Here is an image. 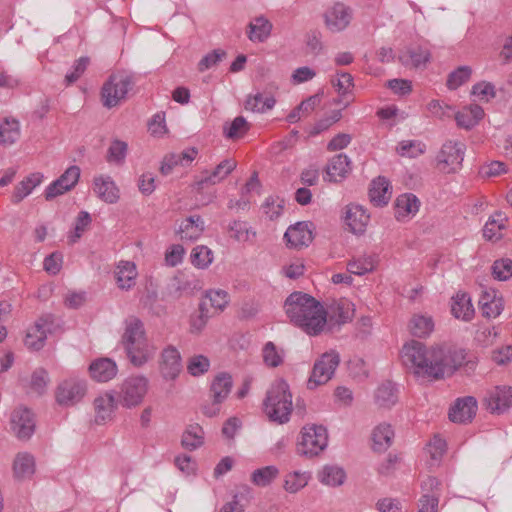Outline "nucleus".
Listing matches in <instances>:
<instances>
[{
	"instance_id": "obj_46",
	"label": "nucleus",
	"mask_w": 512,
	"mask_h": 512,
	"mask_svg": "<svg viewBox=\"0 0 512 512\" xmlns=\"http://www.w3.org/2000/svg\"><path fill=\"white\" fill-rule=\"evenodd\" d=\"M278 475L279 469L274 465H269L253 471L251 481L256 486L266 487L270 485Z\"/></svg>"
},
{
	"instance_id": "obj_42",
	"label": "nucleus",
	"mask_w": 512,
	"mask_h": 512,
	"mask_svg": "<svg viewBox=\"0 0 512 512\" xmlns=\"http://www.w3.org/2000/svg\"><path fill=\"white\" fill-rule=\"evenodd\" d=\"M43 175L41 173H33L23 179L14 190L12 195V202L19 203L25 197L30 195L32 191L41 184Z\"/></svg>"
},
{
	"instance_id": "obj_9",
	"label": "nucleus",
	"mask_w": 512,
	"mask_h": 512,
	"mask_svg": "<svg viewBox=\"0 0 512 512\" xmlns=\"http://www.w3.org/2000/svg\"><path fill=\"white\" fill-rule=\"evenodd\" d=\"M87 391L86 381L76 377L62 381L56 391V400L60 405L72 406L81 401Z\"/></svg>"
},
{
	"instance_id": "obj_7",
	"label": "nucleus",
	"mask_w": 512,
	"mask_h": 512,
	"mask_svg": "<svg viewBox=\"0 0 512 512\" xmlns=\"http://www.w3.org/2000/svg\"><path fill=\"white\" fill-rule=\"evenodd\" d=\"M149 380L143 375L130 376L120 386L119 402L123 407L140 405L148 391Z\"/></svg>"
},
{
	"instance_id": "obj_39",
	"label": "nucleus",
	"mask_w": 512,
	"mask_h": 512,
	"mask_svg": "<svg viewBox=\"0 0 512 512\" xmlns=\"http://www.w3.org/2000/svg\"><path fill=\"white\" fill-rule=\"evenodd\" d=\"M20 137V123L12 117H5L0 123V144L10 146Z\"/></svg>"
},
{
	"instance_id": "obj_34",
	"label": "nucleus",
	"mask_w": 512,
	"mask_h": 512,
	"mask_svg": "<svg viewBox=\"0 0 512 512\" xmlns=\"http://www.w3.org/2000/svg\"><path fill=\"white\" fill-rule=\"evenodd\" d=\"M394 437V431L391 425L382 423L376 426L372 432V447L376 452H384L391 445Z\"/></svg>"
},
{
	"instance_id": "obj_11",
	"label": "nucleus",
	"mask_w": 512,
	"mask_h": 512,
	"mask_svg": "<svg viewBox=\"0 0 512 512\" xmlns=\"http://www.w3.org/2000/svg\"><path fill=\"white\" fill-rule=\"evenodd\" d=\"M79 178L80 168L75 165L70 166L58 179L47 186L45 189L46 200H52L70 191L78 183Z\"/></svg>"
},
{
	"instance_id": "obj_64",
	"label": "nucleus",
	"mask_w": 512,
	"mask_h": 512,
	"mask_svg": "<svg viewBox=\"0 0 512 512\" xmlns=\"http://www.w3.org/2000/svg\"><path fill=\"white\" fill-rule=\"evenodd\" d=\"M438 504V494L424 493L418 501V512H437Z\"/></svg>"
},
{
	"instance_id": "obj_22",
	"label": "nucleus",
	"mask_w": 512,
	"mask_h": 512,
	"mask_svg": "<svg viewBox=\"0 0 512 512\" xmlns=\"http://www.w3.org/2000/svg\"><path fill=\"white\" fill-rule=\"evenodd\" d=\"M114 274L117 286L121 290H130L135 286L138 271L134 262L119 261Z\"/></svg>"
},
{
	"instance_id": "obj_6",
	"label": "nucleus",
	"mask_w": 512,
	"mask_h": 512,
	"mask_svg": "<svg viewBox=\"0 0 512 512\" xmlns=\"http://www.w3.org/2000/svg\"><path fill=\"white\" fill-rule=\"evenodd\" d=\"M133 81L130 75L125 73L113 74L102 87V101L107 108L115 107L126 98Z\"/></svg>"
},
{
	"instance_id": "obj_59",
	"label": "nucleus",
	"mask_w": 512,
	"mask_h": 512,
	"mask_svg": "<svg viewBox=\"0 0 512 512\" xmlns=\"http://www.w3.org/2000/svg\"><path fill=\"white\" fill-rule=\"evenodd\" d=\"M127 143L121 140H114L112 141L109 149H108V155L107 160L110 163L114 164H121L123 163L126 154H127Z\"/></svg>"
},
{
	"instance_id": "obj_45",
	"label": "nucleus",
	"mask_w": 512,
	"mask_h": 512,
	"mask_svg": "<svg viewBox=\"0 0 512 512\" xmlns=\"http://www.w3.org/2000/svg\"><path fill=\"white\" fill-rule=\"evenodd\" d=\"M230 237L238 242H251L256 237V232L244 221H233L229 225Z\"/></svg>"
},
{
	"instance_id": "obj_13",
	"label": "nucleus",
	"mask_w": 512,
	"mask_h": 512,
	"mask_svg": "<svg viewBox=\"0 0 512 512\" xmlns=\"http://www.w3.org/2000/svg\"><path fill=\"white\" fill-rule=\"evenodd\" d=\"M52 319L49 315L40 317L27 330L25 336V345L28 349L38 351L45 345L47 333L50 332Z\"/></svg>"
},
{
	"instance_id": "obj_30",
	"label": "nucleus",
	"mask_w": 512,
	"mask_h": 512,
	"mask_svg": "<svg viewBox=\"0 0 512 512\" xmlns=\"http://www.w3.org/2000/svg\"><path fill=\"white\" fill-rule=\"evenodd\" d=\"M115 407V398L112 394L107 393L95 398V422L97 424H104L110 421Z\"/></svg>"
},
{
	"instance_id": "obj_54",
	"label": "nucleus",
	"mask_w": 512,
	"mask_h": 512,
	"mask_svg": "<svg viewBox=\"0 0 512 512\" xmlns=\"http://www.w3.org/2000/svg\"><path fill=\"white\" fill-rule=\"evenodd\" d=\"M472 74V70L469 66H460L456 70L452 71L447 79V87L450 90H455L461 85L466 83Z\"/></svg>"
},
{
	"instance_id": "obj_55",
	"label": "nucleus",
	"mask_w": 512,
	"mask_h": 512,
	"mask_svg": "<svg viewBox=\"0 0 512 512\" xmlns=\"http://www.w3.org/2000/svg\"><path fill=\"white\" fill-rule=\"evenodd\" d=\"M90 223H91L90 214L86 211H81L76 218V222H75L73 231L70 232V234L68 235L69 243L70 244L76 243L81 238V236L83 235V233L85 232L87 227L90 225Z\"/></svg>"
},
{
	"instance_id": "obj_33",
	"label": "nucleus",
	"mask_w": 512,
	"mask_h": 512,
	"mask_svg": "<svg viewBox=\"0 0 512 512\" xmlns=\"http://www.w3.org/2000/svg\"><path fill=\"white\" fill-rule=\"evenodd\" d=\"M233 386L232 377L227 373L218 374L210 386V397L216 402H224L231 392Z\"/></svg>"
},
{
	"instance_id": "obj_44",
	"label": "nucleus",
	"mask_w": 512,
	"mask_h": 512,
	"mask_svg": "<svg viewBox=\"0 0 512 512\" xmlns=\"http://www.w3.org/2000/svg\"><path fill=\"white\" fill-rule=\"evenodd\" d=\"M310 480V474L308 472L293 471L287 473L284 479V489L288 493H297L303 489Z\"/></svg>"
},
{
	"instance_id": "obj_53",
	"label": "nucleus",
	"mask_w": 512,
	"mask_h": 512,
	"mask_svg": "<svg viewBox=\"0 0 512 512\" xmlns=\"http://www.w3.org/2000/svg\"><path fill=\"white\" fill-rule=\"evenodd\" d=\"M191 263L199 268H207L213 261L212 251L206 246H196L191 252Z\"/></svg>"
},
{
	"instance_id": "obj_1",
	"label": "nucleus",
	"mask_w": 512,
	"mask_h": 512,
	"mask_svg": "<svg viewBox=\"0 0 512 512\" xmlns=\"http://www.w3.org/2000/svg\"><path fill=\"white\" fill-rule=\"evenodd\" d=\"M284 309L290 321L310 336L320 334L327 319L341 325L351 321L354 316L353 304L348 300L334 302L327 312L319 301L301 292L290 294L285 300Z\"/></svg>"
},
{
	"instance_id": "obj_26",
	"label": "nucleus",
	"mask_w": 512,
	"mask_h": 512,
	"mask_svg": "<svg viewBox=\"0 0 512 512\" xmlns=\"http://www.w3.org/2000/svg\"><path fill=\"white\" fill-rule=\"evenodd\" d=\"M147 340L143 323L135 317H131L125 322V330L122 335V344L124 349L136 343Z\"/></svg>"
},
{
	"instance_id": "obj_43",
	"label": "nucleus",
	"mask_w": 512,
	"mask_h": 512,
	"mask_svg": "<svg viewBox=\"0 0 512 512\" xmlns=\"http://www.w3.org/2000/svg\"><path fill=\"white\" fill-rule=\"evenodd\" d=\"M346 478L345 471L337 465H325L318 472V480L327 486H341Z\"/></svg>"
},
{
	"instance_id": "obj_5",
	"label": "nucleus",
	"mask_w": 512,
	"mask_h": 512,
	"mask_svg": "<svg viewBox=\"0 0 512 512\" xmlns=\"http://www.w3.org/2000/svg\"><path fill=\"white\" fill-rule=\"evenodd\" d=\"M340 363V355L335 350L323 353L314 363L307 388L316 389L332 379Z\"/></svg>"
},
{
	"instance_id": "obj_57",
	"label": "nucleus",
	"mask_w": 512,
	"mask_h": 512,
	"mask_svg": "<svg viewBox=\"0 0 512 512\" xmlns=\"http://www.w3.org/2000/svg\"><path fill=\"white\" fill-rule=\"evenodd\" d=\"M206 305V302H202L199 305L198 313L191 317L190 330L192 333L201 332L206 326L208 319L212 316Z\"/></svg>"
},
{
	"instance_id": "obj_37",
	"label": "nucleus",
	"mask_w": 512,
	"mask_h": 512,
	"mask_svg": "<svg viewBox=\"0 0 512 512\" xmlns=\"http://www.w3.org/2000/svg\"><path fill=\"white\" fill-rule=\"evenodd\" d=\"M272 23L264 16H258L248 25V38L252 42H264L271 34Z\"/></svg>"
},
{
	"instance_id": "obj_36",
	"label": "nucleus",
	"mask_w": 512,
	"mask_h": 512,
	"mask_svg": "<svg viewBox=\"0 0 512 512\" xmlns=\"http://www.w3.org/2000/svg\"><path fill=\"white\" fill-rule=\"evenodd\" d=\"M429 59L430 53L422 47L406 48L399 55V60L403 65L415 68L425 65Z\"/></svg>"
},
{
	"instance_id": "obj_25",
	"label": "nucleus",
	"mask_w": 512,
	"mask_h": 512,
	"mask_svg": "<svg viewBox=\"0 0 512 512\" xmlns=\"http://www.w3.org/2000/svg\"><path fill=\"white\" fill-rule=\"evenodd\" d=\"M351 161L346 154L334 156L326 167V177L328 181H339L347 176L351 170Z\"/></svg>"
},
{
	"instance_id": "obj_27",
	"label": "nucleus",
	"mask_w": 512,
	"mask_h": 512,
	"mask_svg": "<svg viewBox=\"0 0 512 512\" xmlns=\"http://www.w3.org/2000/svg\"><path fill=\"white\" fill-rule=\"evenodd\" d=\"M451 312L457 319L470 321L474 316V307L467 293L458 292L451 300Z\"/></svg>"
},
{
	"instance_id": "obj_49",
	"label": "nucleus",
	"mask_w": 512,
	"mask_h": 512,
	"mask_svg": "<svg viewBox=\"0 0 512 512\" xmlns=\"http://www.w3.org/2000/svg\"><path fill=\"white\" fill-rule=\"evenodd\" d=\"M204 432L199 425H191L182 436V445L188 450H195L203 444Z\"/></svg>"
},
{
	"instance_id": "obj_3",
	"label": "nucleus",
	"mask_w": 512,
	"mask_h": 512,
	"mask_svg": "<svg viewBox=\"0 0 512 512\" xmlns=\"http://www.w3.org/2000/svg\"><path fill=\"white\" fill-rule=\"evenodd\" d=\"M265 412L275 422L285 423L292 411V395L284 380L275 381L267 392Z\"/></svg>"
},
{
	"instance_id": "obj_51",
	"label": "nucleus",
	"mask_w": 512,
	"mask_h": 512,
	"mask_svg": "<svg viewBox=\"0 0 512 512\" xmlns=\"http://www.w3.org/2000/svg\"><path fill=\"white\" fill-rule=\"evenodd\" d=\"M208 301L216 313L222 312L229 303V295L222 289H211L205 293V301Z\"/></svg>"
},
{
	"instance_id": "obj_61",
	"label": "nucleus",
	"mask_w": 512,
	"mask_h": 512,
	"mask_svg": "<svg viewBox=\"0 0 512 512\" xmlns=\"http://www.w3.org/2000/svg\"><path fill=\"white\" fill-rule=\"evenodd\" d=\"M48 373L43 368L36 369L30 381V389L38 395L44 393L48 383Z\"/></svg>"
},
{
	"instance_id": "obj_29",
	"label": "nucleus",
	"mask_w": 512,
	"mask_h": 512,
	"mask_svg": "<svg viewBox=\"0 0 512 512\" xmlns=\"http://www.w3.org/2000/svg\"><path fill=\"white\" fill-rule=\"evenodd\" d=\"M379 258L376 253H365L358 258H354L347 263V270L350 274L357 276L365 275L372 272L377 264Z\"/></svg>"
},
{
	"instance_id": "obj_35",
	"label": "nucleus",
	"mask_w": 512,
	"mask_h": 512,
	"mask_svg": "<svg viewBox=\"0 0 512 512\" xmlns=\"http://www.w3.org/2000/svg\"><path fill=\"white\" fill-rule=\"evenodd\" d=\"M483 116V109L479 105L473 104L457 112L455 120L459 127L471 129L483 118Z\"/></svg>"
},
{
	"instance_id": "obj_50",
	"label": "nucleus",
	"mask_w": 512,
	"mask_h": 512,
	"mask_svg": "<svg viewBox=\"0 0 512 512\" xmlns=\"http://www.w3.org/2000/svg\"><path fill=\"white\" fill-rule=\"evenodd\" d=\"M426 449L430 456V465L437 466L439 465L443 455L446 452L447 445L444 439L438 435H435L427 444Z\"/></svg>"
},
{
	"instance_id": "obj_20",
	"label": "nucleus",
	"mask_w": 512,
	"mask_h": 512,
	"mask_svg": "<svg viewBox=\"0 0 512 512\" xmlns=\"http://www.w3.org/2000/svg\"><path fill=\"white\" fill-rule=\"evenodd\" d=\"M130 363L135 367H141L154 358L156 347L147 340L125 348Z\"/></svg>"
},
{
	"instance_id": "obj_12",
	"label": "nucleus",
	"mask_w": 512,
	"mask_h": 512,
	"mask_svg": "<svg viewBox=\"0 0 512 512\" xmlns=\"http://www.w3.org/2000/svg\"><path fill=\"white\" fill-rule=\"evenodd\" d=\"M352 20V10L343 3H335L324 13L326 27L331 32H341L345 30Z\"/></svg>"
},
{
	"instance_id": "obj_14",
	"label": "nucleus",
	"mask_w": 512,
	"mask_h": 512,
	"mask_svg": "<svg viewBox=\"0 0 512 512\" xmlns=\"http://www.w3.org/2000/svg\"><path fill=\"white\" fill-rule=\"evenodd\" d=\"M487 409L492 413H503L512 405V387L502 385L490 389L485 396Z\"/></svg>"
},
{
	"instance_id": "obj_48",
	"label": "nucleus",
	"mask_w": 512,
	"mask_h": 512,
	"mask_svg": "<svg viewBox=\"0 0 512 512\" xmlns=\"http://www.w3.org/2000/svg\"><path fill=\"white\" fill-rule=\"evenodd\" d=\"M419 210V200L413 194H403L396 200V213L398 217L415 214Z\"/></svg>"
},
{
	"instance_id": "obj_40",
	"label": "nucleus",
	"mask_w": 512,
	"mask_h": 512,
	"mask_svg": "<svg viewBox=\"0 0 512 512\" xmlns=\"http://www.w3.org/2000/svg\"><path fill=\"white\" fill-rule=\"evenodd\" d=\"M507 221L508 217L505 213L495 212L486 222L483 228V236L488 240L501 238V231L506 229Z\"/></svg>"
},
{
	"instance_id": "obj_56",
	"label": "nucleus",
	"mask_w": 512,
	"mask_h": 512,
	"mask_svg": "<svg viewBox=\"0 0 512 512\" xmlns=\"http://www.w3.org/2000/svg\"><path fill=\"white\" fill-rule=\"evenodd\" d=\"M492 275L499 281H506L512 277V260L501 258L494 261L492 265Z\"/></svg>"
},
{
	"instance_id": "obj_32",
	"label": "nucleus",
	"mask_w": 512,
	"mask_h": 512,
	"mask_svg": "<svg viewBox=\"0 0 512 512\" xmlns=\"http://www.w3.org/2000/svg\"><path fill=\"white\" fill-rule=\"evenodd\" d=\"M370 201L375 206H384L391 198L389 182L384 177H378L371 183L369 189Z\"/></svg>"
},
{
	"instance_id": "obj_21",
	"label": "nucleus",
	"mask_w": 512,
	"mask_h": 512,
	"mask_svg": "<svg viewBox=\"0 0 512 512\" xmlns=\"http://www.w3.org/2000/svg\"><path fill=\"white\" fill-rule=\"evenodd\" d=\"M284 239L290 247L302 248L312 242L313 236L307 223L298 222L287 229L284 234Z\"/></svg>"
},
{
	"instance_id": "obj_52",
	"label": "nucleus",
	"mask_w": 512,
	"mask_h": 512,
	"mask_svg": "<svg viewBox=\"0 0 512 512\" xmlns=\"http://www.w3.org/2000/svg\"><path fill=\"white\" fill-rule=\"evenodd\" d=\"M396 150L403 157L416 158L424 153L425 144L419 140H403L398 144Z\"/></svg>"
},
{
	"instance_id": "obj_2",
	"label": "nucleus",
	"mask_w": 512,
	"mask_h": 512,
	"mask_svg": "<svg viewBox=\"0 0 512 512\" xmlns=\"http://www.w3.org/2000/svg\"><path fill=\"white\" fill-rule=\"evenodd\" d=\"M401 359L417 376L439 380L452 375L463 364L465 353L462 349L444 345L427 348L425 344L411 340L403 346Z\"/></svg>"
},
{
	"instance_id": "obj_15",
	"label": "nucleus",
	"mask_w": 512,
	"mask_h": 512,
	"mask_svg": "<svg viewBox=\"0 0 512 512\" xmlns=\"http://www.w3.org/2000/svg\"><path fill=\"white\" fill-rule=\"evenodd\" d=\"M159 369L165 380H175L182 371L180 352L173 346H168L161 353Z\"/></svg>"
},
{
	"instance_id": "obj_38",
	"label": "nucleus",
	"mask_w": 512,
	"mask_h": 512,
	"mask_svg": "<svg viewBox=\"0 0 512 512\" xmlns=\"http://www.w3.org/2000/svg\"><path fill=\"white\" fill-rule=\"evenodd\" d=\"M433 318L427 314H415L410 320L409 329L413 336L424 338L434 330Z\"/></svg>"
},
{
	"instance_id": "obj_10",
	"label": "nucleus",
	"mask_w": 512,
	"mask_h": 512,
	"mask_svg": "<svg viewBox=\"0 0 512 512\" xmlns=\"http://www.w3.org/2000/svg\"><path fill=\"white\" fill-rule=\"evenodd\" d=\"M35 420L33 413L27 408L15 409L10 418V429L21 441H27L35 432Z\"/></svg>"
},
{
	"instance_id": "obj_58",
	"label": "nucleus",
	"mask_w": 512,
	"mask_h": 512,
	"mask_svg": "<svg viewBox=\"0 0 512 512\" xmlns=\"http://www.w3.org/2000/svg\"><path fill=\"white\" fill-rule=\"evenodd\" d=\"M210 367L209 359L204 355H194L189 358L187 363V371L192 376H200L205 374Z\"/></svg>"
},
{
	"instance_id": "obj_24",
	"label": "nucleus",
	"mask_w": 512,
	"mask_h": 512,
	"mask_svg": "<svg viewBox=\"0 0 512 512\" xmlns=\"http://www.w3.org/2000/svg\"><path fill=\"white\" fill-rule=\"evenodd\" d=\"M13 475L18 480L30 479L36 469L35 458L28 452H19L13 461Z\"/></svg>"
},
{
	"instance_id": "obj_19",
	"label": "nucleus",
	"mask_w": 512,
	"mask_h": 512,
	"mask_svg": "<svg viewBox=\"0 0 512 512\" xmlns=\"http://www.w3.org/2000/svg\"><path fill=\"white\" fill-rule=\"evenodd\" d=\"M477 411V401L472 396L459 398L449 411V419L455 423L471 421Z\"/></svg>"
},
{
	"instance_id": "obj_23",
	"label": "nucleus",
	"mask_w": 512,
	"mask_h": 512,
	"mask_svg": "<svg viewBox=\"0 0 512 512\" xmlns=\"http://www.w3.org/2000/svg\"><path fill=\"white\" fill-rule=\"evenodd\" d=\"M117 365L109 358H100L89 366L90 376L97 382H108L117 374Z\"/></svg>"
},
{
	"instance_id": "obj_4",
	"label": "nucleus",
	"mask_w": 512,
	"mask_h": 512,
	"mask_svg": "<svg viewBox=\"0 0 512 512\" xmlns=\"http://www.w3.org/2000/svg\"><path fill=\"white\" fill-rule=\"evenodd\" d=\"M327 445V429L322 425L311 424L302 428L297 451L300 455L313 457L321 453Z\"/></svg>"
},
{
	"instance_id": "obj_60",
	"label": "nucleus",
	"mask_w": 512,
	"mask_h": 512,
	"mask_svg": "<svg viewBox=\"0 0 512 512\" xmlns=\"http://www.w3.org/2000/svg\"><path fill=\"white\" fill-rule=\"evenodd\" d=\"M226 52L222 49H215L207 53L198 63V70L204 72L208 69L216 67L224 58Z\"/></svg>"
},
{
	"instance_id": "obj_28",
	"label": "nucleus",
	"mask_w": 512,
	"mask_h": 512,
	"mask_svg": "<svg viewBox=\"0 0 512 512\" xmlns=\"http://www.w3.org/2000/svg\"><path fill=\"white\" fill-rule=\"evenodd\" d=\"M275 104L276 99L273 95L258 91L247 96L244 107L247 111L263 114L271 110Z\"/></svg>"
},
{
	"instance_id": "obj_31",
	"label": "nucleus",
	"mask_w": 512,
	"mask_h": 512,
	"mask_svg": "<svg viewBox=\"0 0 512 512\" xmlns=\"http://www.w3.org/2000/svg\"><path fill=\"white\" fill-rule=\"evenodd\" d=\"M204 231V221L198 215H192L183 220L177 230L181 239L196 240Z\"/></svg>"
},
{
	"instance_id": "obj_47",
	"label": "nucleus",
	"mask_w": 512,
	"mask_h": 512,
	"mask_svg": "<svg viewBox=\"0 0 512 512\" xmlns=\"http://www.w3.org/2000/svg\"><path fill=\"white\" fill-rule=\"evenodd\" d=\"M249 130V124L243 116H238L223 127V134L226 138L236 140L242 138Z\"/></svg>"
},
{
	"instance_id": "obj_41",
	"label": "nucleus",
	"mask_w": 512,
	"mask_h": 512,
	"mask_svg": "<svg viewBox=\"0 0 512 512\" xmlns=\"http://www.w3.org/2000/svg\"><path fill=\"white\" fill-rule=\"evenodd\" d=\"M375 403L380 407L390 408L398 400L397 388L394 383L386 381L378 386L374 394Z\"/></svg>"
},
{
	"instance_id": "obj_17",
	"label": "nucleus",
	"mask_w": 512,
	"mask_h": 512,
	"mask_svg": "<svg viewBox=\"0 0 512 512\" xmlns=\"http://www.w3.org/2000/svg\"><path fill=\"white\" fill-rule=\"evenodd\" d=\"M93 192L105 203L114 204L120 194L116 183L109 175H98L93 179Z\"/></svg>"
},
{
	"instance_id": "obj_16",
	"label": "nucleus",
	"mask_w": 512,
	"mask_h": 512,
	"mask_svg": "<svg viewBox=\"0 0 512 512\" xmlns=\"http://www.w3.org/2000/svg\"><path fill=\"white\" fill-rule=\"evenodd\" d=\"M370 215L358 204H349L345 207L344 221L354 234H363L369 223Z\"/></svg>"
},
{
	"instance_id": "obj_63",
	"label": "nucleus",
	"mask_w": 512,
	"mask_h": 512,
	"mask_svg": "<svg viewBox=\"0 0 512 512\" xmlns=\"http://www.w3.org/2000/svg\"><path fill=\"white\" fill-rule=\"evenodd\" d=\"M337 76V79L332 81V85L339 95L344 96L348 94L354 86L353 77L347 72L338 73Z\"/></svg>"
},
{
	"instance_id": "obj_18",
	"label": "nucleus",
	"mask_w": 512,
	"mask_h": 512,
	"mask_svg": "<svg viewBox=\"0 0 512 512\" xmlns=\"http://www.w3.org/2000/svg\"><path fill=\"white\" fill-rule=\"evenodd\" d=\"M236 167L237 162L234 159H224L212 171H204L197 185L199 187H203L204 185H216L225 180Z\"/></svg>"
},
{
	"instance_id": "obj_8",
	"label": "nucleus",
	"mask_w": 512,
	"mask_h": 512,
	"mask_svg": "<svg viewBox=\"0 0 512 512\" xmlns=\"http://www.w3.org/2000/svg\"><path fill=\"white\" fill-rule=\"evenodd\" d=\"M466 146L461 141L445 142L437 155V162L448 173L456 172L462 166Z\"/></svg>"
},
{
	"instance_id": "obj_62",
	"label": "nucleus",
	"mask_w": 512,
	"mask_h": 512,
	"mask_svg": "<svg viewBox=\"0 0 512 512\" xmlns=\"http://www.w3.org/2000/svg\"><path fill=\"white\" fill-rule=\"evenodd\" d=\"M472 94L480 101L488 102L496 95L495 86L486 81L476 83L472 87Z\"/></svg>"
}]
</instances>
